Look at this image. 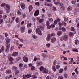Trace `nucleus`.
Segmentation results:
<instances>
[{
  "mask_svg": "<svg viewBox=\"0 0 79 79\" xmlns=\"http://www.w3.org/2000/svg\"><path fill=\"white\" fill-rule=\"evenodd\" d=\"M40 71H42L43 73L47 74L48 72V69L44 68V67L41 66L40 68Z\"/></svg>",
  "mask_w": 79,
  "mask_h": 79,
  "instance_id": "obj_1",
  "label": "nucleus"
},
{
  "mask_svg": "<svg viewBox=\"0 0 79 79\" xmlns=\"http://www.w3.org/2000/svg\"><path fill=\"white\" fill-rule=\"evenodd\" d=\"M5 9L6 11H7V13L9 12V11L10 10V6L9 4H6V7H5Z\"/></svg>",
  "mask_w": 79,
  "mask_h": 79,
  "instance_id": "obj_2",
  "label": "nucleus"
},
{
  "mask_svg": "<svg viewBox=\"0 0 79 79\" xmlns=\"http://www.w3.org/2000/svg\"><path fill=\"white\" fill-rule=\"evenodd\" d=\"M36 32L37 34V33H38V34L40 35H42V33H41V30L39 28H37L36 29Z\"/></svg>",
  "mask_w": 79,
  "mask_h": 79,
  "instance_id": "obj_3",
  "label": "nucleus"
},
{
  "mask_svg": "<svg viewBox=\"0 0 79 79\" xmlns=\"http://www.w3.org/2000/svg\"><path fill=\"white\" fill-rule=\"evenodd\" d=\"M20 30L21 31V32H22V33L24 32H25V27L23 26L20 28Z\"/></svg>",
  "mask_w": 79,
  "mask_h": 79,
  "instance_id": "obj_4",
  "label": "nucleus"
},
{
  "mask_svg": "<svg viewBox=\"0 0 79 79\" xmlns=\"http://www.w3.org/2000/svg\"><path fill=\"white\" fill-rule=\"evenodd\" d=\"M23 60L24 61V62H28L29 60L28 59V58L27 57L25 56L23 57Z\"/></svg>",
  "mask_w": 79,
  "mask_h": 79,
  "instance_id": "obj_5",
  "label": "nucleus"
},
{
  "mask_svg": "<svg viewBox=\"0 0 79 79\" xmlns=\"http://www.w3.org/2000/svg\"><path fill=\"white\" fill-rule=\"evenodd\" d=\"M43 64V63L42 61H38L37 62V66H42Z\"/></svg>",
  "mask_w": 79,
  "mask_h": 79,
  "instance_id": "obj_6",
  "label": "nucleus"
},
{
  "mask_svg": "<svg viewBox=\"0 0 79 79\" xmlns=\"http://www.w3.org/2000/svg\"><path fill=\"white\" fill-rule=\"evenodd\" d=\"M51 39H52V36H51L50 35H48L46 39L47 41H50L51 40Z\"/></svg>",
  "mask_w": 79,
  "mask_h": 79,
  "instance_id": "obj_7",
  "label": "nucleus"
},
{
  "mask_svg": "<svg viewBox=\"0 0 79 79\" xmlns=\"http://www.w3.org/2000/svg\"><path fill=\"white\" fill-rule=\"evenodd\" d=\"M18 52H14L12 55V56H18Z\"/></svg>",
  "mask_w": 79,
  "mask_h": 79,
  "instance_id": "obj_8",
  "label": "nucleus"
},
{
  "mask_svg": "<svg viewBox=\"0 0 79 79\" xmlns=\"http://www.w3.org/2000/svg\"><path fill=\"white\" fill-rule=\"evenodd\" d=\"M6 44H8V43H9L11 41V40L10 39H8V38H6Z\"/></svg>",
  "mask_w": 79,
  "mask_h": 79,
  "instance_id": "obj_9",
  "label": "nucleus"
},
{
  "mask_svg": "<svg viewBox=\"0 0 79 79\" xmlns=\"http://www.w3.org/2000/svg\"><path fill=\"white\" fill-rule=\"evenodd\" d=\"M64 40L67 41L68 40V36L67 35H65L64 36Z\"/></svg>",
  "mask_w": 79,
  "mask_h": 79,
  "instance_id": "obj_10",
  "label": "nucleus"
},
{
  "mask_svg": "<svg viewBox=\"0 0 79 79\" xmlns=\"http://www.w3.org/2000/svg\"><path fill=\"white\" fill-rule=\"evenodd\" d=\"M79 9L78 8H76L74 9V13L75 14H77V12H79Z\"/></svg>",
  "mask_w": 79,
  "mask_h": 79,
  "instance_id": "obj_11",
  "label": "nucleus"
},
{
  "mask_svg": "<svg viewBox=\"0 0 79 79\" xmlns=\"http://www.w3.org/2000/svg\"><path fill=\"white\" fill-rule=\"evenodd\" d=\"M56 38L53 37L51 40V42L52 43H54V42H56Z\"/></svg>",
  "mask_w": 79,
  "mask_h": 79,
  "instance_id": "obj_12",
  "label": "nucleus"
},
{
  "mask_svg": "<svg viewBox=\"0 0 79 79\" xmlns=\"http://www.w3.org/2000/svg\"><path fill=\"white\" fill-rule=\"evenodd\" d=\"M39 10H37L35 11L34 14V16H37L39 15Z\"/></svg>",
  "mask_w": 79,
  "mask_h": 79,
  "instance_id": "obj_13",
  "label": "nucleus"
},
{
  "mask_svg": "<svg viewBox=\"0 0 79 79\" xmlns=\"http://www.w3.org/2000/svg\"><path fill=\"white\" fill-rule=\"evenodd\" d=\"M21 6L22 9H24L25 8V4L24 3H22L21 4Z\"/></svg>",
  "mask_w": 79,
  "mask_h": 79,
  "instance_id": "obj_14",
  "label": "nucleus"
},
{
  "mask_svg": "<svg viewBox=\"0 0 79 79\" xmlns=\"http://www.w3.org/2000/svg\"><path fill=\"white\" fill-rule=\"evenodd\" d=\"M17 69L18 68H17V67L15 66H13L12 68V69L13 70V71H16L17 70Z\"/></svg>",
  "mask_w": 79,
  "mask_h": 79,
  "instance_id": "obj_15",
  "label": "nucleus"
},
{
  "mask_svg": "<svg viewBox=\"0 0 79 79\" xmlns=\"http://www.w3.org/2000/svg\"><path fill=\"white\" fill-rule=\"evenodd\" d=\"M31 26H32V23H28L27 24V27L28 28L31 27Z\"/></svg>",
  "mask_w": 79,
  "mask_h": 79,
  "instance_id": "obj_16",
  "label": "nucleus"
},
{
  "mask_svg": "<svg viewBox=\"0 0 79 79\" xmlns=\"http://www.w3.org/2000/svg\"><path fill=\"white\" fill-rule=\"evenodd\" d=\"M29 12H30L31 11H32V10L33 9V8L32 7V5H30L29 7Z\"/></svg>",
  "mask_w": 79,
  "mask_h": 79,
  "instance_id": "obj_17",
  "label": "nucleus"
},
{
  "mask_svg": "<svg viewBox=\"0 0 79 79\" xmlns=\"http://www.w3.org/2000/svg\"><path fill=\"white\" fill-rule=\"evenodd\" d=\"M55 27V24H52L50 26V28H52V29H53Z\"/></svg>",
  "mask_w": 79,
  "mask_h": 79,
  "instance_id": "obj_18",
  "label": "nucleus"
},
{
  "mask_svg": "<svg viewBox=\"0 0 79 79\" xmlns=\"http://www.w3.org/2000/svg\"><path fill=\"white\" fill-rule=\"evenodd\" d=\"M9 51H9V48H6V49H5V52H6V53H8V52H9Z\"/></svg>",
  "mask_w": 79,
  "mask_h": 79,
  "instance_id": "obj_19",
  "label": "nucleus"
},
{
  "mask_svg": "<svg viewBox=\"0 0 79 79\" xmlns=\"http://www.w3.org/2000/svg\"><path fill=\"white\" fill-rule=\"evenodd\" d=\"M11 71L10 70H8L6 72V73L8 74H11Z\"/></svg>",
  "mask_w": 79,
  "mask_h": 79,
  "instance_id": "obj_20",
  "label": "nucleus"
},
{
  "mask_svg": "<svg viewBox=\"0 0 79 79\" xmlns=\"http://www.w3.org/2000/svg\"><path fill=\"white\" fill-rule=\"evenodd\" d=\"M52 69L54 72H55L56 71V68H55V66H53Z\"/></svg>",
  "mask_w": 79,
  "mask_h": 79,
  "instance_id": "obj_21",
  "label": "nucleus"
},
{
  "mask_svg": "<svg viewBox=\"0 0 79 79\" xmlns=\"http://www.w3.org/2000/svg\"><path fill=\"white\" fill-rule=\"evenodd\" d=\"M57 35H58V36H60L61 35V34H62V32L58 31L57 32Z\"/></svg>",
  "mask_w": 79,
  "mask_h": 79,
  "instance_id": "obj_22",
  "label": "nucleus"
},
{
  "mask_svg": "<svg viewBox=\"0 0 79 79\" xmlns=\"http://www.w3.org/2000/svg\"><path fill=\"white\" fill-rule=\"evenodd\" d=\"M6 6V4L5 3H2V4L1 5V7H5Z\"/></svg>",
  "mask_w": 79,
  "mask_h": 79,
  "instance_id": "obj_23",
  "label": "nucleus"
},
{
  "mask_svg": "<svg viewBox=\"0 0 79 79\" xmlns=\"http://www.w3.org/2000/svg\"><path fill=\"white\" fill-rule=\"evenodd\" d=\"M72 10V7H69L67 8V10L68 11H70Z\"/></svg>",
  "mask_w": 79,
  "mask_h": 79,
  "instance_id": "obj_24",
  "label": "nucleus"
},
{
  "mask_svg": "<svg viewBox=\"0 0 79 79\" xmlns=\"http://www.w3.org/2000/svg\"><path fill=\"white\" fill-rule=\"evenodd\" d=\"M32 29L30 28L28 30V34H31L32 32Z\"/></svg>",
  "mask_w": 79,
  "mask_h": 79,
  "instance_id": "obj_25",
  "label": "nucleus"
},
{
  "mask_svg": "<svg viewBox=\"0 0 79 79\" xmlns=\"http://www.w3.org/2000/svg\"><path fill=\"white\" fill-rule=\"evenodd\" d=\"M56 65V60L54 61V62L53 64V66H55Z\"/></svg>",
  "mask_w": 79,
  "mask_h": 79,
  "instance_id": "obj_26",
  "label": "nucleus"
},
{
  "mask_svg": "<svg viewBox=\"0 0 79 79\" xmlns=\"http://www.w3.org/2000/svg\"><path fill=\"white\" fill-rule=\"evenodd\" d=\"M39 27L40 28V29H41V30H42V31H43V30H44V27H43V26H41V25H40L39 26Z\"/></svg>",
  "mask_w": 79,
  "mask_h": 79,
  "instance_id": "obj_27",
  "label": "nucleus"
},
{
  "mask_svg": "<svg viewBox=\"0 0 79 79\" xmlns=\"http://www.w3.org/2000/svg\"><path fill=\"white\" fill-rule=\"evenodd\" d=\"M75 45H78L79 44V40H76L75 42Z\"/></svg>",
  "mask_w": 79,
  "mask_h": 79,
  "instance_id": "obj_28",
  "label": "nucleus"
},
{
  "mask_svg": "<svg viewBox=\"0 0 79 79\" xmlns=\"http://www.w3.org/2000/svg\"><path fill=\"white\" fill-rule=\"evenodd\" d=\"M64 21L66 22L67 21H68V18L67 17H64Z\"/></svg>",
  "mask_w": 79,
  "mask_h": 79,
  "instance_id": "obj_29",
  "label": "nucleus"
},
{
  "mask_svg": "<svg viewBox=\"0 0 79 79\" xmlns=\"http://www.w3.org/2000/svg\"><path fill=\"white\" fill-rule=\"evenodd\" d=\"M60 68V65H56V68L57 69H59Z\"/></svg>",
  "mask_w": 79,
  "mask_h": 79,
  "instance_id": "obj_30",
  "label": "nucleus"
},
{
  "mask_svg": "<svg viewBox=\"0 0 79 79\" xmlns=\"http://www.w3.org/2000/svg\"><path fill=\"white\" fill-rule=\"evenodd\" d=\"M17 14L18 15H19V16H21V12L19 10H18L17 11Z\"/></svg>",
  "mask_w": 79,
  "mask_h": 79,
  "instance_id": "obj_31",
  "label": "nucleus"
},
{
  "mask_svg": "<svg viewBox=\"0 0 79 79\" xmlns=\"http://www.w3.org/2000/svg\"><path fill=\"white\" fill-rule=\"evenodd\" d=\"M59 72L60 73H62L63 72V69H60Z\"/></svg>",
  "mask_w": 79,
  "mask_h": 79,
  "instance_id": "obj_32",
  "label": "nucleus"
},
{
  "mask_svg": "<svg viewBox=\"0 0 79 79\" xmlns=\"http://www.w3.org/2000/svg\"><path fill=\"white\" fill-rule=\"evenodd\" d=\"M16 23H19V18L18 17H17L16 19Z\"/></svg>",
  "mask_w": 79,
  "mask_h": 79,
  "instance_id": "obj_33",
  "label": "nucleus"
},
{
  "mask_svg": "<svg viewBox=\"0 0 79 79\" xmlns=\"http://www.w3.org/2000/svg\"><path fill=\"white\" fill-rule=\"evenodd\" d=\"M46 47H47V48H49V47H50V44L48 43L46 45Z\"/></svg>",
  "mask_w": 79,
  "mask_h": 79,
  "instance_id": "obj_34",
  "label": "nucleus"
},
{
  "mask_svg": "<svg viewBox=\"0 0 79 79\" xmlns=\"http://www.w3.org/2000/svg\"><path fill=\"white\" fill-rule=\"evenodd\" d=\"M46 26H48L50 25V23H49V21H47L46 22Z\"/></svg>",
  "mask_w": 79,
  "mask_h": 79,
  "instance_id": "obj_35",
  "label": "nucleus"
},
{
  "mask_svg": "<svg viewBox=\"0 0 79 79\" xmlns=\"http://www.w3.org/2000/svg\"><path fill=\"white\" fill-rule=\"evenodd\" d=\"M35 68L34 66H32L31 68V69L32 71H34V70H35Z\"/></svg>",
  "mask_w": 79,
  "mask_h": 79,
  "instance_id": "obj_36",
  "label": "nucleus"
},
{
  "mask_svg": "<svg viewBox=\"0 0 79 79\" xmlns=\"http://www.w3.org/2000/svg\"><path fill=\"white\" fill-rule=\"evenodd\" d=\"M61 10H65V8L63 6H61L60 8Z\"/></svg>",
  "mask_w": 79,
  "mask_h": 79,
  "instance_id": "obj_37",
  "label": "nucleus"
},
{
  "mask_svg": "<svg viewBox=\"0 0 79 79\" xmlns=\"http://www.w3.org/2000/svg\"><path fill=\"white\" fill-rule=\"evenodd\" d=\"M60 40L61 41H63L64 40V36H62L60 38Z\"/></svg>",
  "mask_w": 79,
  "mask_h": 79,
  "instance_id": "obj_38",
  "label": "nucleus"
},
{
  "mask_svg": "<svg viewBox=\"0 0 79 79\" xmlns=\"http://www.w3.org/2000/svg\"><path fill=\"white\" fill-rule=\"evenodd\" d=\"M19 71L18 70H17L16 71V72L15 73V74L16 75H18V74H19Z\"/></svg>",
  "mask_w": 79,
  "mask_h": 79,
  "instance_id": "obj_39",
  "label": "nucleus"
},
{
  "mask_svg": "<svg viewBox=\"0 0 79 79\" xmlns=\"http://www.w3.org/2000/svg\"><path fill=\"white\" fill-rule=\"evenodd\" d=\"M74 62V60H73V58H71L70 60V61L69 62V64H71V62Z\"/></svg>",
  "mask_w": 79,
  "mask_h": 79,
  "instance_id": "obj_40",
  "label": "nucleus"
},
{
  "mask_svg": "<svg viewBox=\"0 0 79 79\" xmlns=\"http://www.w3.org/2000/svg\"><path fill=\"white\" fill-rule=\"evenodd\" d=\"M69 36L70 37H73L74 36V34L73 33L70 32L69 33Z\"/></svg>",
  "mask_w": 79,
  "mask_h": 79,
  "instance_id": "obj_41",
  "label": "nucleus"
},
{
  "mask_svg": "<svg viewBox=\"0 0 79 79\" xmlns=\"http://www.w3.org/2000/svg\"><path fill=\"white\" fill-rule=\"evenodd\" d=\"M26 77H27V78H29L31 76L30 74H28V75H26Z\"/></svg>",
  "mask_w": 79,
  "mask_h": 79,
  "instance_id": "obj_42",
  "label": "nucleus"
},
{
  "mask_svg": "<svg viewBox=\"0 0 79 79\" xmlns=\"http://www.w3.org/2000/svg\"><path fill=\"white\" fill-rule=\"evenodd\" d=\"M43 21H44V19H42L40 20L39 21V23H42Z\"/></svg>",
  "mask_w": 79,
  "mask_h": 79,
  "instance_id": "obj_43",
  "label": "nucleus"
},
{
  "mask_svg": "<svg viewBox=\"0 0 79 79\" xmlns=\"http://www.w3.org/2000/svg\"><path fill=\"white\" fill-rule=\"evenodd\" d=\"M42 56L44 58H46V55L45 54H42Z\"/></svg>",
  "mask_w": 79,
  "mask_h": 79,
  "instance_id": "obj_44",
  "label": "nucleus"
},
{
  "mask_svg": "<svg viewBox=\"0 0 79 79\" xmlns=\"http://www.w3.org/2000/svg\"><path fill=\"white\" fill-rule=\"evenodd\" d=\"M22 15L23 18H26V15L25 13H23L22 14Z\"/></svg>",
  "mask_w": 79,
  "mask_h": 79,
  "instance_id": "obj_45",
  "label": "nucleus"
},
{
  "mask_svg": "<svg viewBox=\"0 0 79 79\" xmlns=\"http://www.w3.org/2000/svg\"><path fill=\"white\" fill-rule=\"evenodd\" d=\"M47 6H50V7H52V4L50 3L48 4H47Z\"/></svg>",
  "mask_w": 79,
  "mask_h": 79,
  "instance_id": "obj_46",
  "label": "nucleus"
},
{
  "mask_svg": "<svg viewBox=\"0 0 79 79\" xmlns=\"http://www.w3.org/2000/svg\"><path fill=\"white\" fill-rule=\"evenodd\" d=\"M58 24H59V26H60V27H61V26H63V23L61 22H59L58 23Z\"/></svg>",
  "mask_w": 79,
  "mask_h": 79,
  "instance_id": "obj_47",
  "label": "nucleus"
},
{
  "mask_svg": "<svg viewBox=\"0 0 79 79\" xmlns=\"http://www.w3.org/2000/svg\"><path fill=\"white\" fill-rule=\"evenodd\" d=\"M55 34L54 33H52L50 35L51 37H53V36H55Z\"/></svg>",
  "mask_w": 79,
  "mask_h": 79,
  "instance_id": "obj_48",
  "label": "nucleus"
},
{
  "mask_svg": "<svg viewBox=\"0 0 79 79\" xmlns=\"http://www.w3.org/2000/svg\"><path fill=\"white\" fill-rule=\"evenodd\" d=\"M23 66V64L22 63H20L19 64V67L20 68H22Z\"/></svg>",
  "mask_w": 79,
  "mask_h": 79,
  "instance_id": "obj_49",
  "label": "nucleus"
},
{
  "mask_svg": "<svg viewBox=\"0 0 79 79\" xmlns=\"http://www.w3.org/2000/svg\"><path fill=\"white\" fill-rule=\"evenodd\" d=\"M49 20L50 21H51V22H52V21H53V19L52 18H49Z\"/></svg>",
  "mask_w": 79,
  "mask_h": 79,
  "instance_id": "obj_50",
  "label": "nucleus"
},
{
  "mask_svg": "<svg viewBox=\"0 0 79 79\" xmlns=\"http://www.w3.org/2000/svg\"><path fill=\"white\" fill-rule=\"evenodd\" d=\"M62 30L63 32H64L65 31H66V28H65L64 27H63L62 28Z\"/></svg>",
  "mask_w": 79,
  "mask_h": 79,
  "instance_id": "obj_51",
  "label": "nucleus"
},
{
  "mask_svg": "<svg viewBox=\"0 0 79 79\" xmlns=\"http://www.w3.org/2000/svg\"><path fill=\"white\" fill-rule=\"evenodd\" d=\"M76 3V0H72V4H74Z\"/></svg>",
  "mask_w": 79,
  "mask_h": 79,
  "instance_id": "obj_52",
  "label": "nucleus"
},
{
  "mask_svg": "<svg viewBox=\"0 0 79 79\" xmlns=\"http://www.w3.org/2000/svg\"><path fill=\"white\" fill-rule=\"evenodd\" d=\"M32 37L34 39H37V36L35 35H33Z\"/></svg>",
  "mask_w": 79,
  "mask_h": 79,
  "instance_id": "obj_53",
  "label": "nucleus"
},
{
  "mask_svg": "<svg viewBox=\"0 0 79 79\" xmlns=\"http://www.w3.org/2000/svg\"><path fill=\"white\" fill-rule=\"evenodd\" d=\"M58 79H63V77L59 76L58 77Z\"/></svg>",
  "mask_w": 79,
  "mask_h": 79,
  "instance_id": "obj_54",
  "label": "nucleus"
},
{
  "mask_svg": "<svg viewBox=\"0 0 79 79\" xmlns=\"http://www.w3.org/2000/svg\"><path fill=\"white\" fill-rule=\"evenodd\" d=\"M54 4H55V5H58V4H59V2H58L57 1V2H54Z\"/></svg>",
  "mask_w": 79,
  "mask_h": 79,
  "instance_id": "obj_55",
  "label": "nucleus"
},
{
  "mask_svg": "<svg viewBox=\"0 0 79 79\" xmlns=\"http://www.w3.org/2000/svg\"><path fill=\"white\" fill-rule=\"evenodd\" d=\"M46 79H52L51 78V77H50V76H47L46 77Z\"/></svg>",
  "mask_w": 79,
  "mask_h": 79,
  "instance_id": "obj_56",
  "label": "nucleus"
},
{
  "mask_svg": "<svg viewBox=\"0 0 79 79\" xmlns=\"http://www.w3.org/2000/svg\"><path fill=\"white\" fill-rule=\"evenodd\" d=\"M59 5L60 6H63V4L62 3H59Z\"/></svg>",
  "mask_w": 79,
  "mask_h": 79,
  "instance_id": "obj_57",
  "label": "nucleus"
},
{
  "mask_svg": "<svg viewBox=\"0 0 79 79\" xmlns=\"http://www.w3.org/2000/svg\"><path fill=\"white\" fill-rule=\"evenodd\" d=\"M71 31H74L75 30L74 28V27H72L71 28Z\"/></svg>",
  "mask_w": 79,
  "mask_h": 79,
  "instance_id": "obj_58",
  "label": "nucleus"
},
{
  "mask_svg": "<svg viewBox=\"0 0 79 79\" xmlns=\"http://www.w3.org/2000/svg\"><path fill=\"white\" fill-rule=\"evenodd\" d=\"M13 60V58L11 57H10L9 59V61H12V60Z\"/></svg>",
  "mask_w": 79,
  "mask_h": 79,
  "instance_id": "obj_59",
  "label": "nucleus"
},
{
  "mask_svg": "<svg viewBox=\"0 0 79 79\" xmlns=\"http://www.w3.org/2000/svg\"><path fill=\"white\" fill-rule=\"evenodd\" d=\"M15 17H14L12 18V19L11 20V23L13 22V21L15 20Z\"/></svg>",
  "mask_w": 79,
  "mask_h": 79,
  "instance_id": "obj_60",
  "label": "nucleus"
},
{
  "mask_svg": "<svg viewBox=\"0 0 79 79\" xmlns=\"http://www.w3.org/2000/svg\"><path fill=\"white\" fill-rule=\"evenodd\" d=\"M10 46V44H6V48H9V47Z\"/></svg>",
  "mask_w": 79,
  "mask_h": 79,
  "instance_id": "obj_61",
  "label": "nucleus"
},
{
  "mask_svg": "<svg viewBox=\"0 0 79 79\" xmlns=\"http://www.w3.org/2000/svg\"><path fill=\"white\" fill-rule=\"evenodd\" d=\"M64 76L65 78H67V77H68V75H67V74H66V73L64 74Z\"/></svg>",
  "mask_w": 79,
  "mask_h": 79,
  "instance_id": "obj_62",
  "label": "nucleus"
},
{
  "mask_svg": "<svg viewBox=\"0 0 79 79\" xmlns=\"http://www.w3.org/2000/svg\"><path fill=\"white\" fill-rule=\"evenodd\" d=\"M17 60H18L19 61V60H21V57H17L16 59Z\"/></svg>",
  "mask_w": 79,
  "mask_h": 79,
  "instance_id": "obj_63",
  "label": "nucleus"
},
{
  "mask_svg": "<svg viewBox=\"0 0 79 79\" xmlns=\"http://www.w3.org/2000/svg\"><path fill=\"white\" fill-rule=\"evenodd\" d=\"M14 15V14L12 12H11L10 13V16H13Z\"/></svg>",
  "mask_w": 79,
  "mask_h": 79,
  "instance_id": "obj_64",
  "label": "nucleus"
}]
</instances>
